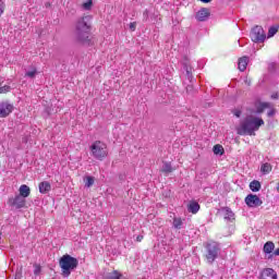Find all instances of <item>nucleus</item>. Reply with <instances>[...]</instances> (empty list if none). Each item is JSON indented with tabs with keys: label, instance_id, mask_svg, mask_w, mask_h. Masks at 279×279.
<instances>
[{
	"label": "nucleus",
	"instance_id": "1",
	"mask_svg": "<svg viewBox=\"0 0 279 279\" xmlns=\"http://www.w3.org/2000/svg\"><path fill=\"white\" fill-rule=\"evenodd\" d=\"M90 29H93V15H83L75 23L74 36L76 43L90 45Z\"/></svg>",
	"mask_w": 279,
	"mask_h": 279
},
{
	"label": "nucleus",
	"instance_id": "2",
	"mask_svg": "<svg viewBox=\"0 0 279 279\" xmlns=\"http://www.w3.org/2000/svg\"><path fill=\"white\" fill-rule=\"evenodd\" d=\"M262 125H265L263 118L248 116L236 126V134L239 136H256V132L260 130Z\"/></svg>",
	"mask_w": 279,
	"mask_h": 279
},
{
	"label": "nucleus",
	"instance_id": "3",
	"mask_svg": "<svg viewBox=\"0 0 279 279\" xmlns=\"http://www.w3.org/2000/svg\"><path fill=\"white\" fill-rule=\"evenodd\" d=\"M77 265H80V262L77 258L65 254L59 259V266L61 267L62 276L65 278H69L71 276V271L73 269H77Z\"/></svg>",
	"mask_w": 279,
	"mask_h": 279
},
{
	"label": "nucleus",
	"instance_id": "4",
	"mask_svg": "<svg viewBox=\"0 0 279 279\" xmlns=\"http://www.w3.org/2000/svg\"><path fill=\"white\" fill-rule=\"evenodd\" d=\"M89 149L96 160H105V158H108V145L101 141H95Z\"/></svg>",
	"mask_w": 279,
	"mask_h": 279
},
{
	"label": "nucleus",
	"instance_id": "5",
	"mask_svg": "<svg viewBox=\"0 0 279 279\" xmlns=\"http://www.w3.org/2000/svg\"><path fill=\"white\" fill-rule=\"evenodd\" d=\"M206 248V254H205V258L207 260V263H209L210 265H213V263L215 260H217V258L219 257V252H220V247H219V243L211 241L208 242L205 245Z\"/></svg>",
	"mask_w": 279,
	"mask_h": 279
},
{
	"label": "nucleus",
	"instance_id": "6",
	"mask_svg": "<svg viewBox=\"0 0 279 279\" xmlns=\"http://www.w3.org/2000/svg\"><path fill=\"white\" fill-rule=\"evenodd\" d=\"M265 38L267 36L265 35V29L262 28V26H255L251 31V39L253 43H265Z\"/></svg>",
	"mask_w": 279,
	"mask_h": 279
},
{
	"label": "nucleus",
	"instance_id": "7",
	"mask_svg": "<svg viewBox=\"0 0 279 279\" xmlns=\"http://www.w3.org/2000/svg\"><path fill=\"white\" fill-rule=\"evenodd\" d=\"M244 202L248 208H258V206H263V201L256 194H248L244 198Z\"/></svg>",
	"mask_w": 279,
	"mask_h": 279
},
{
	"label": "nucleus",
	"instance_id": "8",
	"mask_svg": "<svg viewBox=\"0 0 279 279\" xmlns=\"http://www.w3.org/2000/svg\"><path fill=\"white\" fill-rule=\"evenodd\" d=\"M10 206H13L14 208L21 209L25 208L27 205V201L24 196H21L20 194L15 195V197L9 198Z\"/></svg>",
	"mask_w": 279,
	"mask_h": 279
},
{
	"label": "nucleus",
	"instance_id": "9",
	"mask_svg": "<svg viewBox=\"0 0 279 279\" xmlns=\"http://www.w3.org/2000/svg\"><path fill=\"white\" fill-rule=\"evenodd\" d=\"M14 110V105L2 101L0 102V119H5V117H10Z\"/></svg>",
	"mask_w": 279,
	"mask_h": 279
},
{
	"label": "nucleus",
	"instance_id": "10",
	"mask_svg": "<svg viewBox=\"0 0 279 279\" xmlns=\"http://www.w3.org/2000/svg\"><path fill=\"white\" fill-rule=\"evenodd\" d=\"M259 279H278V272L274 268H264L259 274Z\"/></svg>",
	"mask_w": 279,
	"mask_h": 279
},
{
	"label": "nucleus",
	"instance_id": "11",
	"mask_svg": "<svg viewBox=\"0 0 279 279\" xmlns=\"http://www.w3.org/2000/svg\"><path fill=\"white\" fill-rule=\"evenodd\" d=\"M196 21H199L201 23L204 21H208L210 17V9L208 8H202L198 12H196Z\"/></svg>",
	"mask_w": 279,
	"mask_h": 279
},
{
	"label": "nucleus",
	"instance_id": "12",
	"mask_svg": "<svg viewBox=\"0 0 279 279\" xmlns=\"http://www.w3.org/2000/svg\"><path fill=\"white\" fill-rule=\"evenodd\" d=\"M274 250H276V244H274V242L268 241L264 244V248H263L264 254H270L268 258H274V254H272Z\"/></svg>",
	"mask_w": 279,
	"mask_h": 279
},
{
	"label": "nucleus",
	"instance_id": "13",
	"mask_svg": "<svg viewBox=\"0 0 279 279\" xmlns=\"http://www.w3.org/2000/svg\"><path fill=\"white\" fill-rule=\"evenodd\" d=\"M19 193L20 194H17V195L27 199V197H29V195H32V190L29 189V186L27 184H22L19 189Z\"/></svg>",
	"mask_w": 279,
	"mask_h": 279
},
{
	"label": "nucleus",
	"instance_id": "14",
	"mask_svg": "<svg viewBox=\"0 0 279 279\" xmlns=\"http://www.w3.org/2000/svg\"><path fill=\"white\" fill-rule=\"evenodd\" d=\"M256 114H263L267 108H271L270 102H257L255 104Z\"/></svg>",
	"mask_w": 279,
	"mask_h": 279
},
{
	"label": "nucleus",
	"instance_id": "15",
	"mask_svg": "<svg viewBox=\"0 0 279 279\" xmlns=\"http://www.w3.org/2000/svg\"><path fill=\"white\" fill-rule=\"evenodd\" d=\"M38 187L39 193H41L43 195H47V193L51 191V183H49V181H43L39 183Z\"/></svg>",
	"mask_w": 279,
	"mask_h": 279
},
{
	"label": "nucleus",
	"instance_id": "16",
	"mask_svg": "<svg viewBox=\"0 0 279 279\" xmlns=\"http://www.w3.org/2000/svg\"><path fill=\"white\" fill-rule=\"evenodd\" d=\"M189 213H192V215H197L199 213V203L193 201L187 205Z\"/></svg>",
	"mask_w": 279,
	"mask_h": 279
},
{
	"label": "nucleus",
	"instance_id": "17",
	"mask_svg": "<svg viewBox=\"0 0 279 279\" xmlns=\"http://www.w3.org/2000/svg\"><path fill=\"white\" fill-rule=\"evenodd\" d=\"M238 69L242 72L245 71V69H247V57H242L239 59Z\"/></svg>",
	"mask_w": 279,
	"mask_h": 279
},
{
	"label": "nucleus",
	"instance_id": "18",
	"mask_svg": "<svg viewBox=\"0 0 279 279\" xmlns=\"http://www.w3.org/2000/svg\"><path fill=\"white\" fill-rule=\"evenodd\" d=\"M213 151L216 156H223V154H226V150L221 144H216L213 148Z\"/></svg>",
	"mask_w": 279,
	"mask_h": 279
},
{
	"label": "nucleus",
	"instance_id": "19",
	"mask_svg": "<svg viewBox=\"0 0 279 279\" xmlns=\"http://www.w3.org/2000/svg\"><path fill=\"white\" fill-rule=\"evenodd\" d=\"M272 169L274 167L269 162L263 163L260 167V171L262 173H264V175H267V173H271Z\"/></svg>",
	"mask_w": 279,
	"mask_h": 279
},
{
	"label": "nucleus",
	"instance_id": "20",
	"mask_svg": "<svg viewBox=\"0 0 279 279\" xmlns=\"http://www.w3.org/2000/svg\"><path fill=\"white\" fill-rule=\"evenodd\" d=\"M250 189L253 193H258L260 191V181L254 180L250 183Z\"/></svg>",
	"mask_w": 279,
	"mask_h": 279
},
{
	"label": "nucleus",
	"instance_id": "21",
	"mask_svg": "<svg viewBox=\"0 0 279 279\" xmlns=\"http://www.w3.org/2000/svg\"><path fill=\"white\" fill-rule=\"evenodd\" d=\"M123 278V274H121L119 270H112L108 274L106 279H121Z\"/></svg>",
	"mask_w": 279,
	"mask_h": 279
},
{
	"label": "nucleus",
	"instance_id": "22",
	"mask_svg": "<svg viewBox=\"0 0 279 279\" xmlns=\"http://www.w3.org/2000/svg\"><path fill=\"white\" fill-rule=\"evenodd\" d=\"M223 211L225 219H228L229 221H234V214L232 213V209H230V207H226Z\"/></svg>",
	"mask_w": 279,
	"mask_h": 279
},
{
	"label": "nucleus",
	"instance_id": "23",
	"mask_svg": "<svg viewBox=\"0 0 279 279\" xmlns=\"http://www.w3.org/2000/svg\"><path fill=\"white\" fill-rule=\"evenodd\" d=\"M182 218H173L172 226L175 228V230H182V225H183Z\"/></svg>",
	"mask_w": 279,
	"mask_h": 279
},
{
	"label": "nucleus",
	"instance_id": "24",
	"mask_svg": "<svg viewBox=\"0 0 279 279\" xmlns=\"http://www.w3.org/2000/svg\"><path fill=\"white\" fill-rule=\"evenodd\" d=\"M161 171L162 173H173V168L171 167V162H165Z\"/></svg>",
	"mask_w": 279,
	"mask_h": 279
},
{
	"label": "nucleus",
	"instance_id": "25",
	"mask_svg": "<svg viewBox=\"0 0 279 279\" xmlns=\"http://www.w3.org/2000/svg\"><path fill=\"white\" fill-rule=\"evenodd\" d=\"M84 182H85V186H86L87 189H90V186H93V184H95V178H93V177H86V178L84 179Z\"/></svg>",
	"mask_w": 279,
	"mask_h": 279
},
{
	"label": "nucleus",
	"instance_id": "26",
	"mask_svg": "<svg viewBox=\"0 0 279 279\" xmlns=\"http://www.w3.org/2000/svg\"><path fill=\"white\" fill-rule=\"evenodd\" d=\"M276 34H278V26H271L268 29V38L276 36Z\"/></svg>",
	"mask_w": 279,
	"mask_h": 279
},
{
	"label": "nucleus",
	"instance_id": "27",
	"mask_svg": "<svg viewBox=\"0 0 279 279\" xmlns=\"http://www.w3.org/2000/svg\"><path fill=\"white\" fill-rule=\"evenodd\" d=\"M10 90H12V87H10V85H4L0 87V95H7V93H10Z\"/></svg>",
	"mask_w": 279,
	"mask_h": 279
},
{
	"label": "nucleus",
	"instance_id": "28",
	"mask_svg": "<svg viewBox=\"0 0 279 279\" xmlns=\"http://www.w3.org/2000/svg\"><path fill=\"white\" fill-rule=\"evenodd\" d=\"M82 8H84V10H90L93 8V0H88L87 2H84L82 4Z\"/></svg>",
	"mask_w": 279,
	"mask_h": 279
},
{
	"label": "nucleus",
	"instance_id": "29",
	"mask_svg": "<svg viewBox=\"0 0 279 279\" xmlns=\"http://www.w3.org/2000/svg\"><path fill=\"white\" fill-rule=\"evenodd\" d=\"M3 12H5V0H0V16H3Z\"/></svg>",
	"mask_w": 279,
	"mask_h": 279
},
{
	"label": "nucleus",
	"instance_id": "30",
	"mask_svg": "<svg viewBox=\"0 0 279 279\" xmlns=\"http://www.w3.org/2000/svg\"><path fill=\"white\" fill-rule=\"evenodd\" d=\"M40 271H43V268L40 267V265L39 264H35L34 265V274H35V276L40 275Z\"/></svg>",
	"mask_w": 279,
	"mask_h": 279
},
{
	"label": "nucleus",
	"instance_id": "31",
	"mask_svg": "<svg viewBox=\"0 0 279 279\" xmlns=\"http://www.w3.org/2000/svg\"><path fill=\"white\" fill-rule=\"evenodd\" d=\"M26 77H35L36 76V70H33V71H29V72H26Z\"/></svg>",
	"mask_w": 279,
	"mask_h": 279
},
{
	"label": "nucleus",
	"instance_id": "32",
	"mask_svg": "<svg viewBox=\"0 0 279 279\" xmlns=\"http://www.w3.org/2000/svg\"><path fill=\"white\" fill-rule=\"evenodd\" d=\"M131 32H136V22H131L129 25Z\"/></svg>",
	"mask_w": 279,
	"mask_h": 279
},
{
	"label": "nucleus",
	"instance_id": "33",
	"mask_svg": "<svg viewBox=\"0 0 279 279\" xmlns=\"http://www.w3.org/2000/svg\"><path fill=\"white\" fill-rule=\"evenodd\" d=\"M233 114H234V117H236V119H240V118H241V114H242V111L239 110V109H235V110L233 111Z\"/></svg>",
	"mask_w": 279,
	"mask_h": 279
},
{
	"label": "nucleus",
	"instance_id": "34",
	"mask_svg": "<svg viewBox=\"0 0 279 279\" xmlns=\"http://www.w3.org/2000/svg\"><path fill=\"white\" fill-rule=\"evenodd\" d=\"M276 114V109L270 107V110L267 112V117H274Z\"/></svg>",
	"mask_w": 279,
	"mask_h": 279
},
{
	"label": "nucleus",
	"instance_id": "35",
	"mask_svg": "<svg viewBox=\"0 0 279 279\" xmlns=\"http://www.w3.org/2000/svg\"><path fill=\"white\" fill-rule=\"evenodd\" d=\"M143 239H144V236H143V235H137V236H136V241H137V243H141V241H143Z\"/></svg>",
	"mask_w": 279,
	"mask_h": 279
},
{
	"label": "nucleus",
	"instance_id": "36",
	"mask_svg": "<svg viewBox=\"0 0 279 279\" xmlns=\"http://www.w3.org/2000/svg\"><path fill=\"white\" fill-rule=\"evenodd\" d=\"M272 256H279V247L272 253Z\"/></svg>",
	"mask_w": 279,
	"mask_h": 279
},
{
	"label": "nucleus",
	"instance_id": "37",
	"mask_svg": "<svg viewBox=\"0 0 279 279\" xmlns=\"http://www.w3.org/2000/svg\"><path fill=\"white\" fill-rule=\"evenodd\" d=\"M271 99H278V94L271 95Z\"/></svg>",
	"mask_w": 279,
	"mask_h": 279
},
{
	"label": "nucleus",
	"instance_id": "38",
	"mask_svg": "<svg viewBox=\"0 0 279 279\" xmlns=\"http://www.w3.org/2000/svg\"><path fill=\"white\" fill-rule=\"evenodd\" d=\"M202 1V3H210V1H213V0H201Z\"/></svg>",
	"mask_w": 279,
	"mask_h": 279
},
{
	"label": "nucleus",
	"instance_id": "39",
	"mask_svg": "<svg viewBox=\"0 0 279 279\" xmlns=\"http://www.w3.org/2000/svg\"><path fill=\"white\" fill-rule=\"evenodd\" d=\"M277 192L279 193V182L277 183Z\"/></svg>",
	"mask_w": 279,
	"mask_h": 279
}]
</instances>
